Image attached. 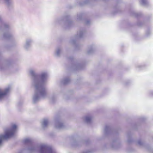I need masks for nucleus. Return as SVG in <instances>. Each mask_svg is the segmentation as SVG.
Segmentation results:
<instances>
[{
  "instance_id": "5",
  "label": "nucleus",
  "mask_w": 153,
  "mask_h": 153,
  "mask_svg": "<svg viewBox=\"0 0 153 153\" xmlns=\"http://www.w3.org/2000/svg\"><path fill=\"white\" fill-rule=\"evenodd\" d=\"M133 142V140H132L131 137L130 136H129L128 137V142L129 143H131Z\"/></svg>"
},
{
  "instance_id": "7",
  "label": "nucleus",
  "mask_w": 153,
  "mask_h": 153,
  "mask_svg": "<svg viewBox=\"0 0 153 153\" xmlns=\"http://www.w3.org/2000/svg\"><path fill=\"white\" fill-rule=\"evenodd\" d=\"M48 122L47 120H45L43 121V124L44 126H46L48 124Z\"/></svg>"
},
{
  "instance_id": "8",
  "label": "nucleus",
  "mask_w": 153,
  "mask_h": 153,
  "mask_svg": "<svg viewBox=\"0 0 153 153\" xmlns=\"http://www.w3.org/2000/svg\"><path fill=\"white\" fill-rule=\"evenodd\" d=\"M142 22H139L137 23V25L139 26H141L142 25Z\"/></svg>"
},
{
  "instance_id": "1",
  "label": "nucleus",
  "mask_w": 153,
  "mask_h": 153,
  "mask_svg": "<svg viewBox=\"0 0 153 153\" xmlns=\"http://www.w3.org/2000/svg\"><path fill=\"white\" fill-rule=\"evenodd\" d=\"M16 127V125H14L12 129L6 131L5 135H1L0 136V145L1 143L2 140L10 137L13 135Z\"/></svg>"
},
{
  "instance_id": "4",
  "label": "nucleus",
  "mask_w": 153,
  "mask_h": 153,
  "mask_svg": "<svg viewBox=\"0 0 153 153\" xmlns=\"http://www.w3.org/2000/svg\"><path fill=\"white\" fill-rule=\"evenodd\" d=\"M131 16L134 17H138L140 15V14L134 11H132L131 12Z\"/></svg>"
},
{
  "instance_id": "3",
  "label": "nucleus",
  "mask_w": 153,
  "mask_h": 153,
  "mask_svg": "<svg viewBox=\"0 0 153 153\" xmlns=\"http://www.w3.org/2000/svg\"><path fill=\"white\" fill-rule=\"evenodd\" d=\"M140 3L144 6H147L148 5V3L147 0H140Z\"/></svg>"
},
{
  "instance_id": "6",
  "label": "nucleus",
  "mask_w": 153,
  "mask_h": 153,
  "mask_svg": "<svg viewBox=\"0 0 153 153\" xmlns=\"http://www.w3.org/2000/svg\"><path fill=\"white\" fill-rule=\"evenodd\" d=\"M6 94H7L6 92L5 91V92H1L0 90V98L2 97L3 96L5 95Z\"/></svg>"
},
{
  "instance_id": "11",
  "label": "nucleus",
  "mask_w": 153,
  "mask_h": 153,
  "mask_svg": "<svg viewBox=\"0 0 153 153\" xmlns=\"http://www.w3.org/2000/svg\"><path fill=\"white\" fill-rule=\"evenodd\" d=\"M91 118L90 117H87L86 118V120L87 121H88L89 120H90Z\"/></svg>"
},
{
  "instance_id": "9",
  "label": "nucleus",
  "mask_w": 153,
  "mask_h": 153,
  "mask_svg": "<svg viewBox=\"0 0 153 153\" xmlns=\"http://www.w3.org/2000/svg\"><path fill=\"white\" fill-rule=\"evenodd\" d=\"M150 31H149V30L148 31L146 32V35L147 36H148L150 34Z\"/></svg>"
},
{
  "instance_id": "2",
  "label": "nucleus",
  "mask_w": 153,
  "mask_h": 153,
  "mask_svg": "<svg viewBox=\"0 0 153 153\" xmlns=\"http://www.w3.org/2000/svg\"><path fill=\"white\" fill-rule=\"evenodd\" d=\"M138 145L140 146L141 147H144L148 151H150L151 152H152L153 153V151L152 149L150 147H148L146 146L144 144V143L142 141L140 140H138L137 142Z\"/></svg>"
},
{
  "instance_id": "10",
  "label": "nucleus",
  "mask_w": 153,
  "mask_h": 153,
  "mask_svg": "<svg viewBox=\"0 0 153 153\" xmlns=\"http://www.w3.org/2000/svg\"><path fill=\"white\" fill-rule=\"evenodd\" d=\"M42 77H45L46 76V74H43L41 75Z\"/></svg>"
}]
</instances>
